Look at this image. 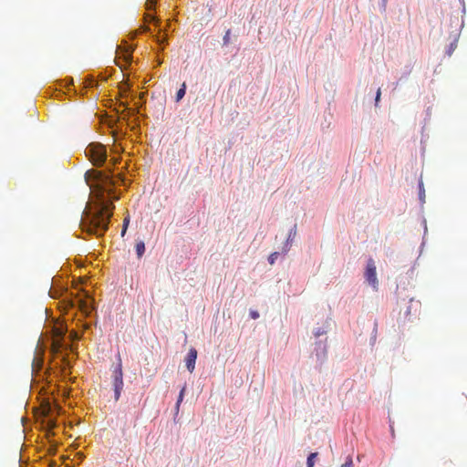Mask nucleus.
Masks as SVG:
<instances>
[{"mask_svg": "<svg viewBox=\"0 0 467 467\" xmlns=\"http://www.w3.org/2000/svg\"><path fill=\"white\" fill-rule=\"evenodd\" d=\"M114 204L109 201H101L95 211L88 212L81 219L80 225L90 234L101 236L108 230L113 213Z\"/></svg>", "mask_w": 467, "mask_h": 467, "instance_id": "obj_1", "label": "nucleus"}, {"mask_svg": "<svg viewBox=\"0 0 467 467\" xmlns=\"http://www.w3.org/2000/svg\"><path fill=\"white\" fill-rule=\"evenodd\" d=\"M85 154L96 166H102L107 159L106 149L100 143H90L86 148Z\"/></svg>", "mask_w": 467, "mask_h": 467, "instance_id": "obj_2", "label": "nucleus"}, {"mask_svg": "<svg viewBox=\"0 0 467 467\" xmlns=\"http://www.w3.org/2000/svg\"><path fill=\"white\" fill-rule=\"evenodd\" d=\"M113 379H112V385L114 389V398L115 400H119L121 391L123 389V371H122V365L121 360L119 358V362L117 366L115 367L113 370Z\"/></svg>", "mask_w": 467, "mask_h": 467, "instance_id": "obj_3", "label": "nucleus"}, {"mask_svg": "<svg viewBox=\"0 0 467 467\" xmlns=\"http://www.w3.org/2000/svg\"><path fill=\"white\" fill-rule=\"evenodd\" d=\"M365 278L367 282L374 288L377 289L379 285V280L376 273V264L372 258H369L367 262V267L365 271Z\"/></svg>", "mask_w": 467, "mask_h": 467, "instance_id": "obj_4", "label": "nucleus"}, {"mask_svg": "<svg viewBox=\"0 0 467 467\" xmlns=\"http://www.w3.org/2000/svg\"><path fill=\"white\" fill-rule=\"evenodd\" d=\"M196 358L197 350L194 348H191L185 358L186 368L191 373L193 372L195 368Z\"/></svg>", "mask_w": 467, "mask_h": 467, "instance_id": "obj_5", "label": "nucleus"}, {"mask_svg": "<svg viewBox=\"0 0 467 467\" xmlns=\"http://www.w3.org/2000/svg\"><path fill=\"white\" fill-rule=\"evenodd\" d=\"M296 235V227L295 225L289 232V234H288V237L286 240V244H285V247L284 248L285 253H286L289 250L290 243L293 241V239L295 238Z\"/></svg>", "mask_w": 467, "mask_h": 467, "instance_id": "obj_6", "label": "nucleus"}, {"mask_svg": "<svg viewBox=\"0 0 467 467\" xmlns=\"http://www.w3.org/2000/svg\"><path fill=\"white\" fill-rule=\"evenodd\" d=\"M136 253L138 257H141L145 252V244L143 241H140L136 244L135 246Z\"/></svg>", "mask_w": 467, "mask_h": 467, "instance_id": "obj_7", "label": "nucleus"}, {"mask_svg": "<svg viewBox=\"0 0 467 467\" xmlns=\"http://www.w3.org/2000/svg\"><path fill=\"white\" fill-rule=\"evenodd\" d=\"M186 92V84L182 83V87L179 88V90L176 93V101H180L185 95Z\"/></svg>", "mask_w": 467, "mask_h": 467, "instance_id": "obj_8", "label": "nucleus"}, {"mask_svg": "<svg viewBox=\"0 0 467 467\" xmlns=\"http://www.w3.org/2000/svg\"><path fill=\"white\" fill-rule=\"evenodd\" d=\"M317 452H312L308 455L307 461H306L307 467H314L315 459L317 458Z\"/></svg>", "mask_w": 467, "mask_h": 467, "instance_id": "obj_9", "label": "nucleus"}, {"mask_svg": "<svg viewBox=\"0 0 467 467\" xmlns=\"http://www.w3.org/2000/svg\"><path fill=\"white\" fill-rule=\"evenodd\" d=\"M185 387H183L181 391H180V394H179V397H178V400L176 402V410H178L179 408H180V405H181V402L183 400V397H184V392H185Z\"/></svg>", "mask_w": 467, "mask_h": 467, "instance_id": "obj_10", "label": "nucleus"}, {"mask_svg": "<svg viewBox=\"0 0 467 467\" xmlns=\"http://www.w3.org/2000/svg\"><path fill=\"white\" fill-rule=\"evenodd\" d=\"M278 254H278L277 252H274V253H272V254L269 255V257H268V262H269V264H270V265H274V264H275V260H276V259H277V257H278Z\"/></svg>", "mask_w": 467, "mask_h": 467, "instance_id": "obj_11", "label": "nucleus"}, {"mask_svg": "<svg viewBox=\"0 0 467 467\" xmlns=\"http://www.w3.org/2000/svg\"><path fill=\"white\" fill-rule=\"evenodd\" d=\"M230 36H231V30L228 29L226 32H225V35L223 36V45H228L230 43Z\"/></svg>", "mask_w": 467, "mask_h": 467, "instance_id": "obj_12", "label": "nucleus"}, {"mask_svg": "<svg viewBox=\"0 0 467 467\" xmlns=\"http://www.w3.org/2000/svg\"><path fill=\"white\" fill-rule=\"evenodd\" d=\"M129 222H130V219L129 217H126L123 221V227H122V231H121V236H124L126 231H127V228H128V225H129Z\"/></svg>", "mask_w": 467, "mask_h": 467, "instance_id": "obj_13", "label": "nucleus"}, {"mask_svg": "<svg viewBox=\"0 0 467 467\" xmlns=\"http://www.w3.org/2000/svg\"><path fill=\"white\" fill-rule=\"evenodd\" d=\"M32 367L35 369L36 368H39L41 367V360L38 359L36 357H34L32 361Z\"/></svg>", "mask_w": 467, "mask_h": 467, "instance_id": "obj_14", "label": "nucleus"}, {"mask_svg": "<svg viewBox=\"0 0 467 467\" xmlns=\"http://www.w3.org/2000/svg\"><path fill=\"white\" fill-rule=\"evenodd\" d=\"M341 467H353L352 460H349L348 462H345L341 465Z\"/></svg>", "mask_w": 467, "mask_h": 467, "instance_id": "obj_15", "label": "nucleus"}, {"mask_svg": "<svg viewBox=\"0 0 467 467\" xmlns=\"http://www.w3.org/2000/svg\"><path fill=\"white\" fill-rule=\"evenodd\" d=\"M377 331H378V323H377V322H375V323H374V328H373V333H374L373 340H375V338H376Z\"/></svg>", "mask_w": 467, "mask_h": 467, "instance_id": "obj_16", "label": "nucleus"}, {"mask_svg": "<svg viewBox=\"0 0 467 467\" xmlns=\"http://www.w3.org/2000/svg\"><path fill=\"white\" fill-rule=\"evenodd\" d=\"M380 95H381V92H380V89L379 88L378 91H377L376 99H375L376 105L378 104V102H379V100L380 99Z\"/></svg>", "mask_w": 467, "mask_h": 467, "instance_id": "obj_17", "label": "nucleus"}, {"mask_svg": "<svg viewBox=\"0 0 467 467\" xmlns=\"http://www.w3.org/2000/svg\"><path fill=\"white\" fill-rule=\"evenodd\" d=\"M250 316L253 319H256L259 317V314L256 311H252Z\"/></svg>", "mask_w": 467, "mask_h": 467, "instance_id": "obj_18", "label": "nucleus"}, {"mask_svg": "<svg viewBox=\"0 0 467 467\" xmlns=\"http://www.w3.org/2000/svg\"><path fill=\"white\" fill-rule=\"evenodd\" d=\"M325 332L321 329H317L316 332H315V336L316 337H319L321 335H323Z\"/></svg>", "mask_w": 467, "mask_h": 467, "instance_id": "obj_19", "label": "nucleus"}, {"mask_svg": "<svg viewBox=\"0 0 467 467\" xmlns=\"http://www.w3.org/2000/svg\"><path fill=\"white\" fill-rule=\"evenodd\" d=\"M125 59L126 61H130L131 59V54L128 53L127 55H125Z\"/></svg>", "mask_w": 467, "mask_h": 467, "instance_id": "obj_20", "label": "nucleus"}]
</instances>
